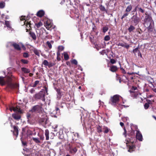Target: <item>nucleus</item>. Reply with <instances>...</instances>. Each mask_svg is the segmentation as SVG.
Here are the masks:
<instances>
[{"label": "nucleus", "mask_w": 156, "mask_h": 156, "mask_svg": "<svg viewBox=\"0 0 156 156\" xmlns=\"http://www.w3.org/2000/svg\"><path fill=\"white\" fill-rule=\"evenodd\" d=\"M45 93H43L41 90L39 93L35 94L34 97L35 100L41 99L43 101H45Z\"/></svg>", "instance_id": "obj_3"}, {"label": "nucleus", "mask_w": 156, "mask_h": 156, "mask_svg": "<svg viewBox=\"0 0 156 156\" xmlns=\"http://www.w3.org/2000/svg\"><path fill=\"white\" fill-rule=\"evenodd\" d=\"M97 131L99 133H100L102 132L101 127L100 126H99L97 127Z\"/></svg>", "instance_id": "obj_44"}, {"label": "nucleus", "mask_w": 156, "mask_h": 156, "mask_svg": "<svg viewBox=\"0 0 156 156\" xmlns=\"http://www.w3.org/2000/svg\"><path fill=\"white\" fill-rule=\"evenodd\" d=\"M63 55H64V59L65 60L67 61L69 59V56L66 52H64Z\"/></svg>", "instance_id": "obj_27"}, {"label": "nucleus", "mask_w": 156, "mask_h": 156, "mask_svg": "<svg viewBox=\"0 0 156 156\" xmlns=\"http://www.w3.org/2000/svg\"><path fill=\"white\" fill-rule=\"evenodd\" d=\"M35 91V90L34 89V88H32L30 91V92L31 93V94H33L34 93V92Z\"/></svg>", "instance_id": "obj_62"}, {"label": "nucleus", "mask_w": 156, "mask_h": 156, "mask_svg": "<svg viewBox=\"0 0 156 156\" xmlns=\"http://www.w3.org/2000/svg\"><path fill=\"white\" fill-rule=\"evenodd\" d=\"M124 132L123 133V135H124L126 137V129H125V128H124Z\"/></svg>", "instance_id": "obj_59"}, {"label": "nucleus", "mask_w": 156, "mask_h": 156, "mask_svg": "<svg viewBox=\"0 0 156 156\" xmlns=\"http://www.w3.org/2000/svg\"><path fill=\"white\" fill-rule=\"evenodd\" d=\"M110 39V37L109 35L106 36L104 38V40L105 41H108Z\"/></svg>", "instance_id": "obj_49"}, {"label": "nucleus", "mask_w": 156, "mask_h": 156, "mask_svg": "<svg viewBox=\"0 0 156 156\" xmlns=\"http://www.w3.org/2000/svg\"><path fill=\"white\" fill-rule=\"evenodd\" d=\"M44 14V12L43 10H40L38 11L37 14V16L39 17H42Z\"/></svg>", "instance_id": "obj_17"}, {"label": "nucleus", "mask_w": 156, "mask_h": 156, "mask_svg": "<svg viewBox=\"0 0 156 156\" xmlns=\"http://www.w3.org/2000/svg\"><path fill=\"white\" fill-rule=\"evenodd\" d=\"M21 70L25 73H28L30 72L29 69L25 67L22 68Z\"/></svg>", "instance_id": "obj_26"}, {"label": "nucleus", "mask_w": 156, "mask_h": 156, "mask_svg": "<svg viewBox=\"0 0 156 156\" xmlns=\"http://www.w3.org/2000/svg\"><path fill=\"white\" fill-rule=\"evenodd\" d=\"M135 29V27L133 25H130L128 28V30L129 33H131L133 32Z\"/></svg>", "instance_id": "obj_20"}, {"label": "nucleus", "mask_w": 156, "mask_h": 156, "mask_svg": "<svg viewBox=\"0 0 156 156\" xmlns=\"http://www.w3.org/2000/svg\"><path fill=\"white\" fill-rule=\"evenodd\" d=\"M131 22L133 23L134 25L136 26L140 22V20L139 17L137 16V13L136 12L135 15H133L131 18Z\"/></svg>", "instance_id": "obj_4"}, {"label": "nucleus", "mask_w": 156, "mask_h": 156, "mask_svg": "<svg viewBox=\"0 0 156 156\" xmlns=\"http://www.w3.org/2000/svg\"><path fill=\"white\" fill-rule=\"evenodd\" d=\"M20 20H21V21L24 20H25V21L24 22V24H25V22H26V20H28V18H27V17H26L25 16H21L20 17Z\"/></svg>", "instance_id": "obj_33"}, {"label": "nucleus", "mask_w": 156, "mask_h": 156, "mask_svg": "<svg viewBox=\"0 0 156 156\" xmlns=\"http://www.w3.org/2000/svg\"><path fill=\"white\" fill-rule=\"evenodd\" d=\"M139 11L142 13H143L144 12V9H143L142 8H141L139 9Z\"/></svg>", "instance_id": "obj_58"}, {"label": "nucleus", "mask_w": 156, "mask_h": 156, "mask_svg": "<svg viewBox=\"0 0 156 156\" xmlns=\"http://www.w3.org/2000/svg\"><path fill=\"white\" fill-rule=\"evenodd\" d=\"M100 9L101 11L107 12V11L105 9V7L102 5H101L100 7Z\"/></svg>", "instance_id": "obj_38"}, {"label": "nucleus", "mask_w": 156, "mask_h": 156, "mask_svg": "<svg viewBox=\"0 0 156 156\" xmlns=\"http://www.w3.org/2000/svg\"><path fill=\"white\" fill-rule=\"evenodd\" d=\"M49 132L48 129H46L45 130V135L46 136V140H48L49 139Z\"/></svg>", "instance_id": "obj_24"}, {"label": "nucleus", "mask_w": 156, "mask_h": 156, "mask_svg": "<svg viewBox=\"0 0 156 156\" xmlns=\"http://www.w3.org/2000/svg\"><path fill=\"white\" fill-rule=\"evenodd\" d=\"M77 150L75 147H72L70 146L69 148V152L72 154H75L77 151Z\"/></svg>", "instance_id": "obj_10"}, {"label": "nucleus", "mask_w": 156, "mask_h": 156, "mask_svg": "<svg viewBox=\"0 0 156 156\" xmlns=\"http://www.w3.org/2000/svg\"><path fill=\"white\" fill-rule=\"evenodd\" d=\"M51 26L52 24L51 23H49L48 22H46V28H50L51 27Z\"/></svg>", "instance_id": "obj_41"}, {"label": "nucleus", "mask_w": 156, "mask_h": 156, "mask_svg": "<svg viewBox=\"0 0 156 156\" xmlns=\"http://www.w3.org/2000/svg\"><path fill=\"white\" fill-rule=\"evenodd\" d=\"M120 97H121L119 95H114L111 97L109 103L112 106H115L118 104Z\"/></svg>", "instance_id": "obj_2"}, {"label": "nucleus", "mask_w": 156, "mask_h": 156, "mask_svg": "<svg viewBox=\"0 0 156 156\" xmlns=\"http://www.w3.org/2000/svg\"><path fill=\"white\" fill-rule=\"evenodd\" d=\"M37 135L40 137V140H44V137L43 134L38 133Z\"/></svg>", "instance_id": "obj_35"}, {"label": "nucleus", "mask_w": 156, "mask_h": 156, "mask_svg": "<svg viewBox=\"0 0 156 156\" xmlns=\"http://www.w3.org/2000/svg\"><path fill=\"white\" fill-rule=\"evenodd\" d=\"M43 25V23L42 22H40L37 23H35V26L36 27L38 28L40 27L41 26Z\"/></svg>", "instance_id": "obj_39"}, {"label": "nucleus", "mask_w": 156, "mask_h": 156, "mask_svg": "<svg viewBox=\"0 0 156 156\" xmlns=\"http://www.w3.org/2000/svg\"><path fill=\"white\" fill-rule=\"evenodd\" d=\"M43 64L45 66H49V63L48 61L46 60H45L44 61Z\"/></svg>", "instance_id": "obj_46"}, {"label": "nucleus", "mask_w": 156, "mask_h": 156, "mask_svg": "<svg viewBox=\"0 0 156 156\" xmlns=\"http://www.w3.org/2000/svg\"><path fill=\"white\" fill-rule=\"evenodd\" d=\"M64 49V47L62 46H59L58 47V51H62Z\"/></svg>", "instance_id": "obj_45"}, {"label": "nucleus", "mask_w": 156, "mask_h": 156, "mask_svg": "<svg viewBox=\"0 0 156 156\" xmlns=\"http://www.w3.org/2000/svg\"><path fill=\"white\" fill-rule=\"evenodd\" d=\"M7 87L11 89H17L19 87L18 85L17 84L13 83L11 82L7 84Z\"/></svg>", "instance_id": "obj_8"}, {"label": "nucleus", "mask_w": 156, "mask_h": 156, "mask_svg": "<svg viewBox=\"0 0 156 156\" xmlns=\"http://www.w3.org/2000/svg\"><path fill=\"white\" fill-rule=\"evenodd\" d=\"M135 128L136 129V138L140 141H142L143 140V137L142 135L139 130L137 129V126H134Z\"/></svg>", "instance_id": "obj_6"}, {"label": "nucleus", "mask_w": 156, "mask_h": 156, "mask_svg": "<svg viewBox=\"0 0 156 156\" xmlns=\"http://www.w3.org/2000/svg\"><path fill=\"white\" fill-rule=\"evenodd\" d=\"M39 81L36 80L34 82V83L32 85V87H36L37 85L39 83Z\"/></svg>", "instance_id": "obj_47"}, {"label": "nucleus", "mask_w": 156, "mask_h": 156, "mask_svg": "<svg viewBox=\"0 0 156 156\" xmlns=\"http://www.w3.org/2000/svg\"><path fill=\"white\" fill-rule=\"evenodd\" d=\"M147 103H148V104H152V101H151L149 100H147Z\"/></svg>", "instance_id": "obj_60"}, {"label": "nucleus", "mask_w": 156, "mask_h": 156, "mask_svg": "<svg viewBox=\"0 0 156 156\" xmlns=\"http://www.w3.org/2000/svg\"><path fill=\"white\" fill-rule=\"evenodd\" d=\"M31 115L29 113H27V116L28 119V121L31 118Z\"/></svg>", "instance_id": "obj_55"}, {"label": "nucleus", "mask_w": 156, "mask_h": 156, "mask_svg": "<svg viewBox=\"0 0 156 156\" xmlns=\"http://www.w3.org/2000/svg\"><path fill=\"white\" fill-rule=\"evenodd\" d=\"M50 124V122H49L48 118L47 117H46L43 126H44V127H46L47 126H49Z\"/></svg>", "instance_id": "obj_15"}, {"label": "nucleus", "mask_w": 156, "mask_h": 156, "mask_svg": "<svg viewBox=\"0 0 156 156\" xmlns=\"http://www.w3.org/2000/svg\"><path fill=\"white\" fill-rule=\"evenodd\" d=\"M138 55L139 56H140L141 58H142V55L140 51H139V52L138 53Z\"/></svg>", "instance_id": "obj_61"}, {"label": "nucleus", "mask_w": 156, "mask_h": 156, "mask_svg": "<svg viewBox=\"0 0 156 156\" xmlns=\"http://www.w3.org/2000/svg\"><path fill=\"white\" fill-rule=\"evenodd\" d=\"M117 68L116 66H111L109 70L112 72H116V71L117 70Z\"/></svg>", "instance_id": "obj_21"}, {"label": "nucleus", "mask_w": 156, "mask_h": 156, "mask_svg": "<svg viewBox=\"0 0 156 156\" xmlns=\"http://www.w3.org/2000/svg\"><path fill=\"white\" fill-rule=\"evenodd\" d=\"M110 62H111L112 64H114V63H116V61H115L114 59H110Z\"/></svg>", "instance_id": "obj_56"}, {"label": "nucleus", "mask_w": 156, "mask_h": 156, "mask_svg": "<svg viewBox=\"0 0 156 156\" xmlns=\"http://www.w3.org/2000/svg\"><path fill=\"white\" fill-rule=\"evenodd\" d=\"M129 13L126 12L125 13H124L123 16H122L121 17V19L122 20L124 18L128 16L129 15Z\"/></svg>", "instance_id": "obj_40"}, {"label": "nucleus", "mask_w": 156, "mask_h": 156, "mask_svg": "<svg viewBox=\"0 0 156 156\" xmlns=\"http://www.w3.org/2000/svg\"><path fill=\"white\" fill-rule=\"evenodd\" d=\"M41 106L39 105H36L33 106L30 112H32L40 113L42 111Z\"/></svg>", "instance_id": "obj_5"}, {"label": "nucleus", "mask_w": 156, "mask_h": 156, "mask_svg": "<svg viewBox=\"0 0 156 156\" xmlns=\"http://www.w3.org/2000/svg\"><path fill=\"white\" fill-rule=\"evenodd\" d=\"M32 139L36 143H39L40 142V141L38 138L33 137Z\"/></svg>", "instance_id": "obj_30"}, {"label": "nucleus", "mask_w": 156, "mask_h": 156, "mask_svg": "<svg viewBox=\"0 0 156 156\" xmlns=\"http://www.w3.org/2000/svg\"><path fill=\"white\" fill-rule=\"evenodd\" d=\"M5 24L8 29H9L11 31L13 30V29H12L10 23L9 21H5Z\"/></svg>", "instance_id": "obj_16"}, {"label": "nucleus", "mask_w": 156, "mask_h": 156, "mask_svg": "<svg viewBox=\"0 0 156 156\" xmlns=\"http://www.w3.org/2000/svg\"><path fill=\"white\" fill-rule=\"evenodd\" d=\"M13 111L15 112H18L19 113H21V111L20 109L18 107H13Z\"/></svg>", "instance_id": "obj_36"}, {"label": "nucleus", "mask_w": 156, "mask_h": 156, "mask_svg": "<svg viewBox=\"0 0 156 156\" xmlns=\"http://www.w3.org/2000/svg\"><path fill=\"white\" fill-rule=\"evenodd\" d=\"M57 127H58V125H55L54 126H52V127L55 129V130H54V131L55 132H57Z\"/></svg>", "instance_id": "obj_53"}, {"label": "nucleus", "mask_w": 156, "mask_h": 156, "mask_svg": "<svg viewBox=\"0 0 156 156\" xmlns=\"http://www.w3.org/2000/svg\"><path fill=\"white\" fill-rule=\"evenodd\" d=\"M5 6V3L3 2H0V9H3Z\"/></svg>", "instance_id": "obj_32"}, {"label": "nucleus", "mask_w": 156, "mask_h": 156, "mask_svg": "<svg viewBox=\"0 0 156 156\" xmlns=\"http://www.w3.org/2000/svg\"><path fill=\"white\" fill-rule=\"evenodd\" d=\"M108 27L105 26L102 28V31L103 33H105L108 30Z\"/></svg>", "instance_id": "obj_34"}, {"label": "nucleus", "mask_w": 156, "mask_h": 156, "mask_svg": "<svg viewBox=\"0 0 156 156\" xmlns=\"http://www.w3.org/2000/svg\"><path fill=\"white\" fill-rule=\"evenodd\" d=\"M12 45L15 49L17 50H21V48L18 44L16 43H13L12 44Z\"/></svg>", "instance_id": "obj_14"}, {"label": "nucleus", "mask_w": 156, "mask_h": 156, "mask_svg": "<svg viewBox=\"0 0 156 156\" xmlns=\"http://www.w3.org/2000/svg\"><path fill=\"white\" fill-rule=\"evenodd\" d=\"M146 16L144 20V25L149 32L153 31L154 27V22L151 17L148 14H145Z\"/></svg>", "instance_id": "obj_1"}, {"label": "nucleus", "mask_w": 156, "mask_h": 156, "mask_svg": "<svg viewBox=\"0 0 156 156\" xmlns=\"http://www.w3.org/2000/svg\"><path fill=\"white\" fill-rule=\"evenodd\" d=\"M118 46H122V47L125 48L127 49H128L130 47L129 44L125 42L119 43L118 44Z\"/></svg>", "instance_id": "obj_11"}, {"label": "nucleus", "mask_w": 156, "mask_h": 156, "mask_svg": "<svg viewBox=\"0 0 156 156\" xmlns=\"http://www.w3.org/2000/svg\"><path fill=\"white\" fill-rule=\"evenodd\" d=\"M46 117L44 118H40L39 119V122L43 126L44 125Z\"/></svg>", "instance_id": "obj_28"}, {"label": "nucleus", "mask_w": 156, "mask_h": 156, "mask_svg": "<svg viewBox=\"0 0 156 156\" xmlns=\"http://www.w3.org/2000/svg\"><path fill=\"white\" fill-rule=\"evenodd\" d=\"M103 129L104 130V133H107L110 130V129L108 128L107 127L104 126Z\"/></svg>", "instance_id": "obj_37"}, {"label": "nucleus", "mask_w": 156, "mask_h": 156, "mask_svg": "<svg viewBox=\"0 0 156 156\" xmlns=\"http://www.w3.org/2000/svg\"><path fill=\"white\" fill-rule=\"evenodd\" d=\"M120 68L121 70V71L122 72V73L123 74H125L126 73V72L125 70L123 69V68L121 67H120Z\"/></svg>", "instance_id": "obj_57"}, {"label": "nucleus", "mask_w": 156, "mask_h": 156, "mask_svg": "<svg viewBox=\"0 0 156 156\" xmlns=\"http://www.w3.org/2000/svg\"><path fill=\"white\" fill-rule=\"evenodd\" d=\"M122 120L124 122H127L129 120V118L127 117H124L122 118Z\"/></svg>", "instance_id": "obj_48"}, {"label": "nucleus", "mask_w": 156, "mask_h": 156, "mask_svg": "<svg viewBox=\"0 0 156 156\" xmlns=\"http://www.w3.org/2000/svg\"><path fill=\"white\" fill-rule=\"evenodd\" d=\"M56 91L57 93V97L58 98H61L62 96V93L60 91V90L59 89H56Z\"/></svg>", "instance_id": "obj_29"}, {"label": "nucleus", "mask_w": 156, "mask_h": 156, "mask_svg": "<svg viewBox=\"0 0 156 156\" xmlns=\"http://www.w3.org/2000/svg\"><path fill=\"white\" fill-rule=\"evenodd\" d=\"M21 61L24 64H27L28 62V61L27 60L23 59H21Z\"/></svg>", "instance_id": "obj_43"}, {"label": "nucleus", "mask_w": 156, "mask_h": 156, "mask_svg": "<svg viewBox=\"0 0 156 156\" xmlns=\"http://www.w3.org/2000/svg\"><path fill=\"white\" fill-rule=\"evenodd\" d=\"M4 77L0 76V85L3 86L6 83V82L4 79Z\"/></svg>", "instance_id": "obj_18"}, {"label": "nucleus", "mask_w": 156, "mask_h": 156, "mask_svg": "<svg viewBox=\"0 0 156 156\" xmlns=\"http://www.w3.org/2000/svg\"><path fill=\"white\" fill-rule=\"evenodd\" d=\"M59 114V109L57 107L55 110H54L51 113V115L52 117L56 118L57 116Z\"/></svg>", "instance_id": "obj_7"}, {"label": "nucleus", "mask_w": 156, "mask_h": 156, "mask_svg": "<svg viewBox=\"0 0 156 156\" xmlns=\"http://www.w3.org/2000/svg\"><path fill=\"white\" fill-rule=\"evenodd\" d=\"M30 36L32 37V39L34 40L36 39V37L35 34L33 32H30L29 33Z\"/></svg>", "instance_id": "obj_25"}, {"label": "nucleus", "mask_w": 156, "mask_h": 156, "mask_svg": "<svg viewBox=\"0 0 156 156\" xmlns=\"http://www.w3.org/2000/svg\"><path fill=\"white\" fill-rule=\"evenodd\" d=\"M138 49H139V48L138 47L136 48L135 49H133V52L135 54V53H137V52L138 53L139 52V51L138 50Z\"/></svg>", "instance_id": "obj_42"}, {"label": "nucleus", "mask_w": 156, "mask_h": 156, "mask_svg": "<svg viewBox=\"0 0 156 156\" xmlns=\"http://www.w3.org/2000/svg\"><path fill=\"white\" fill-rule=\"evenodd\" d=\"M60 51H58L57 52V59H58V57L60 55Z\"/></svg>", "instance_id": "obj_63"}, {"label": "nucleus", "mask_w": 156, "mask_h": 156, "mask_svg": "<svg viewBox=\"0 0 156 156\" xmlns=\"http://www.w3.org/2000/svg\"><path fill=\"white\" fill-rule=\"evenodd\" d=\"M23 56L25 58H27L29 56V55L27 53L24 52L23 53Z\"/></svg>", "instance_id": "obj_50"}, {"label": "nucleus", "mask_w": 156, "mask_h": 156, "mask_svg": "<svg viewBox=\"0 0 156 156\" xmlns=\"http://www.w3.org/2000/svg\"><path fill=\"white\" fill-rule=\"evenodd\" d=\"M26 26H27V27L28 28H30V27H31L30 24V23H28L26 24Z\"/></svg>", "instance_id": "obj_64"}, {"label": "nucleus", "mask_w": 156, "mask_h": 156, "mask_svg": "<svg viewBox=\"0 0 156 156\" xmlns=\"http://www.w3.org/2000/svg\"><path fill=\"white\" fill-rule=\"evenodd\" d=\"M126 142L125 143H126V146H128V145L129 146V150H128V151L130 152H132L134 150V149L135 148V147L133 145H128V144L129 143L128 140H127V141H126Z\"/></svg>", "instance_id": "obj_9"}, {"label": "nucleus", "mask_w": 156, "mask_h": 156, "mask_svg": "<svg viewBox=\"0 0 156 156\" xmlns=\"http://www.w3.org/2000/svg\"><path fill=\"white\" fill-rule=\"evenodd\" d=\"M73 136L72 137V140L73 141H76L78 138H79V135L78 133H73Z\"/></svg>", "instance_id": "obj_19"}, {"label": "nucleus", "mask_w": 156, "mask_h": 156, "mask_svg": "<svg viewBox=\"0 0 156 156\" xmlns=\"http://www.w3.org/2000/svg\"><path fill=\"white\" fill-rule=\"evenodd\" d=\"M149 106V104L147 103H145L144 105V108L145 109H147Z\"/></svg>", "instance_id": "obj_51"}, {"label": "nucleus", "mask_w": 156, "mask_h": 156, "mask_svg": "<svg viewBox=\"0 0 156 156\" xmlns=\"http://www.w3.org/2000/svg\"><path fill=\"white\" fill-rule=\"evenodd\" d=\"M13 128L14 129V130L13 131V134L14 135H16V137L18 134V127L17 126H13Z\"/></svg>", "instance_id": "obj_13"}, {"label": "nucleus", "mask_w": 156, "mask_h": 156, "mask_svg": "<svg viewBox=\"0 0 156 156\" xmlns=\"http://www.w3.org/2000/svg\"><path fill=\"white\" fill-rule=\"evenodd\" d=\"M54 41H51L50 42L47 41L46 42V44L48 46L49 49H51L52 48L51 44H53Z\"/></svg>", "instance_id": "obj_22"}, {"label": "nucleus", "mask_w": 156, "mask_h": 156, "mask_svg": "<svg viewBox=\"0 0 156 156\" xmlns=\"http://www.w3.org/2000/svg\"><path fill=\"white\" fill-rule=\"evenodd\" d=\"M133 126H131V128L132 129V127ZM130 135H131L132 136H134V131L133 129H132V131L129 134Z\"/></svg>", "instance_id": "obj_52"}, {"label": "nucleus", "mask_w": 156, "mask_h": 156, "mask_svg": "<svg viewBox=\"0 0 156 156\" xmlns=\"http://www.w3.org/2000/svg\"><path fill=\"white\" fill-rule=\"evenodd\" d=\"M72 63L75 65H77V62L76 59H73L72 61Z\"/></svg>", "instance_id": "obj_54"}, {"label": "nucleus", "mask_w": 156, "mask_h": 156, "mask_svg": "<svg viewBox=\"0 0 156 156\" xmlns=\"http://www.w3.org/2000/svg\"><path fill=\"white\" fill-rule=\"evenodd\" d=\"M40 51L39 50L37 49H34V53L38 57L40 56Z\"/></svg>", "instance_id": "obj_31"}, {"label": "nucleus", "mask_w": 156, "mask_h": 156, "mask_svg": "<svg viewBox=\"0 0 156 156\" xmlns=\"http://www.w3.org/2000/svg\"><path fill=\"white\" fill-rule=\"evenodd\" d=\"M12 116L14 119L17 120H19L21 118L20 115L18 113H13L12 115Z\"/></svg>", "instance_id": "obj_12"}, {"label": "nucleus", "mask_w": 156, "mask_h": 156, "mask_svg": "<svg viewBox=\"0 0 156 156\" xmlns=\"http://www.w3.org/2000/svg\"><path fill=\"white\" fill-rule=\"evenodd\" d=\"M132 9V5H130L127 6L125 12L129 13V12L131 11Z\"/></svg>", "instance_id": "obj_23"}]
</instances>
